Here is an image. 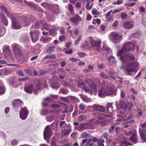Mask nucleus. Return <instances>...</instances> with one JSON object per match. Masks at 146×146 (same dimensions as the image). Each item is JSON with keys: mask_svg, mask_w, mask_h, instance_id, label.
<instances>
[{"mask_svg": "<svg viewBox=\"0 0 146 146\" xmlns=\"http://www.w3.org/2000/svg\"><path fill=\"white\" fill-rule=\"evenodd\" d=\"M68 9L69 11L70 12L73 11L74 10V9L72 5L70 4H68Z\"/></svg>", "mask_w": 146, "mask_h": 146, "instance_id": "obj_62", "label": "nucleus"}, {"mask_svg": "<svg viewBox=\"0 0 146 146\" xmlns=\"http://www.w3.org/2000/svg\"><path fill=\"white\" fill-rule=\"evenodd\" d=\"M24 2L27 5L31 8L34 10H35L36 9V7L35 5L33 2H29L27 1L26 0H23Z\"/></svg>", "mask_w": 146, "mask_h": 146, "instance_id": "obj_24", "label": "nucleus"}, {"mask_svg": "<svg viewBox=\"0 0 146 146\" xmlns=\"http://www.w3.org/2000/svg\"><path fill=\"white\" fill-rule=\"evenodd\" d=\"M89 135V133H88L86 132H84L82 133L80 137L84 139L87 137Z\"/></svg>", "mask_w": 146, "mask_h": 146, "instance_id": "obj_37", "label": "nucleus"}, {"mask_svg": "<svg viewBox=\"0 0 146 146\" xmlns=\"http://www.w3.org/2000/svg\"><path fill=\"white\" fill-rule=\"evenodd\" d=\"M85 81L88 83V88H87L85 86V84L83 82H79L78 84V86L82 88L86 92L88 93L91 95H92L93 92L94 95H96L97 89L95 84L93 82L90 83L87 80H85Z\"/></svg>", "mask_w": 146, "mask_h": 146, "instance_id": "obj_2", "label": "nucleus"}, {"mask_svg": "<svg viewBox=\"0 0 146 146\" xmlns=\"http://www.w3.org/2000/svg\"><path fill=\"white\" fill-rule=\"evenodd\" d=\"M131 144L127 142L126 141H123L121 144L120 146H127L131 145Z\"/></svg>", "mask_w": 146, "mask_h": 146, "instance_id": "obj_44", "label": "nucleus"}, {"mask_svg": "<svg viewBox=\"0 0 146 146\" xmlns=\"http://www.w3.org/2000/svg\"><path fill=\"white\" fill-rule=\"evenodd\" d=\"M1 18L5 25H7L8 24V21L7 20L5 17L4 15H1Z\"/></svg>", "mask_w": 146, "mask_h": 146, "instance_id": "obj_35", "label": "nucleus"}, {"mask_svg": "<svg viewBox=\"0 0 146 146\" xmlns=\"http://www.w3.org/2000/svg\"><path fill=\"white\" fill-rule=\"evenodd\" d=\"M104 142V140L102 141H100L98 143V146H104V144L103 143Z\"/></svg>", "mask_w": 146, "mask_h": 146, "instance_id": "obj_64", "label": "nucleus"}, {"mask_svg": "<svg viewBox=\"0 0 146 146\" xmlns=\"http://www.w3.org/2000/svg\"><path fill=\"white\" fill-rule=\"evenodd\" d=\"M127 15L125 13H121V17L122 19H125L127 18Z\"/></svg>", "mask_w": 146, "mask_h": 146, "instance_id": "obj_49", "label": "nucleus"}, {"mask_svg": "<svg viewBox=\"0 0 146 146\" xmlns=\"http://www.w3.org/2000/svg\"><path fill=\"white\" fill-rule=\"evenodd\" d=\"M66 36L65 35H61L60 36L59 40L60 41H63L66 40Z\"/></svg>", "mask_w": 146, "mask_h": 146, "instance_id": "obj_45", "label": "nucleus"}, {"mask_svg": "<svg viewBox=\"0 0 146 146\" xmlns=\"http://www.w3.org/2000/svg\"><path fill=\"white\" fill-rule=\"evenodd\" d=\"M5 92V88L2 81L0 80V95L4 94Z\"/></svg>", "mask_w": 146, "mask_h": 146, "instance_id": "obj_26", "label": "nucleus"}, {"mask_svg": "<svg viewBox=\"0 0 146 146\" xmlns=\"http://www.w3.org/2000/svg\"><path fill=\"white\" fill-rule=\"evenodd\" d=\"M92 13L94 15V18H96L98 17V16L99 12L96 9H93L92 10Z\"/></svg>", "mask_w": 146, "mask_h": 146, "instance_id": "obj_36", "label": "nucleus"}, {"mask_svg": "<svg viewBox=\"0 0 146 146\" xmlns=\"http://www.w3.org/2000/svg\"><path fill=\"white\" fill-rule=\"evenodd\" d=\"M12 28L14 29H20L21 28L19 23L17 21L16 19L13 18L12 19Z\"/></svg>", "mask_w": 146, "mask_h": 146, "instance_id": "obj_13", "label": "nucleus"}, {"mask_svg": "<svg viewBox=\"0 0 146 146\" xmlns=\"http://www.w3.org/2000/svg\"><path fill=\"white\" fill-rule=\"evenodd\" d=\"M52 100L50 98L47 97L44 99L43 102H42V105L43 107L47 106L49 103H50Z\"/></svg>", "mask_w": 146, "mask_h": 146, "instance_id": "obj_23", "label": "nucleus"}, {"mask_svg": "<svg viewBox=\"0 0 146 146\" xmlns=\"http://www.w3.org/2000/svg\"><path fill=\"white\" fill-rule=\"evenodd\" d=\"M28 79L27 77H25L23 78H19L18 79L19 82H25Z\"/></svg>", "mask_w": 146, "mask_h": 146, "instance_id": "obj_55", "label": "nucleus"}, {"mask_svg": "<svg viewBox=\"0 0 146 146\" xmlns=\"http://www.w3.org/2000/svg\"><path fill=\"white\" fill-rule=\"evenodd\" d=\"M82 38V36L79 35L78 38L75 41L74 44L75 45H77L81 40Z\"/></svg>", "mask_w": 146, "mask_h": 146, "instance_id": "obj_42", "label": "nucleus"}, {"mask_svg": "<svg viewBox=\"0 0 146 146\" xmlns=\"http://www.w3.org/2000/svg\"><path fill=\"white\" fill-rule=\"evenodd\" d=\"M108 112L110 113H112L113 112V107L111 106H109L107 109Z\"/></svg>", "mask_w": 146, "mask_h": 146, "instance_id": "obj_56", "label": "nucleus"}, {"mask_svg": "<svg viewBox=\"0 0 146 146\" xmlns=\"http://www.w3.org/2000/svg\"><path fill=\"white\" fill-rule=\"evenodd\" d=\"M61 131L62 135L64 136H66L68 135L70 133L71 130V129H62Z\"/></svg>", "mask_w": 146, "mask_h": 146, "instance_id": "obj_25", "label": "nucleus"}, {"mask_svg": "<svg viewBox=\"0 0 146 146\" xmlns=\"http://www.w3.org/2000/svg\"><path fill=\"white\" fill-rule=\"evenodd\" d=\"M102 88L99 92L98 95L100 97L103 98L110 95L116 94V88L112 84H106L103 81L102 84Z\"/></svg>", "mask_w": 146, "mask_h": 146, "instance_id": "obj_1", "label": "nucleus"}, {"mask_svg": "<svg viewBox=\"0 0 146 146\" xmlns=\"http://www.w3.org/2000/svg\"><path fill=\"white\" fill-rule=\"evenodd\" d=\"M87 118V116L84 114L81 115L79 116V118L81 120H83L86 119Z\"/></svg>", "mask_w": 146, "mask_h": 146, "instance_id": "obj_54", "label": "nucleus"}, {"mask_svg": "<svg viewBox=\"0 0 146 146\" xmlns=\"http://www.w3.org/2000/svg\"><path fill=\"white\" fill-rule=\"evenodd\" d=\"M13 50L15 52V55L16 57L22 56V52L21 50L20 46L17 43H14L11 46Z\"/></svg>", "mask_w": 146, "mask_h": 146, "instance_id": "obj_8", "label": "nucleus"}, {"mask_svg": "<svg viewBox=\"0 0 146 146\" xmlns=\"http://www.w3.org/2000/svg\"><path fill=\"white\" fill-rule=\"evenodd\" d=\"M30 34L32 42L34 43L36 42L38 39V35L37 34L33 33L31 32Z\"/></svg>", "mask_w": 146, "mask_h": 146, "instance_id": "obj_20", "label": "nucleus"}, {"mask_svg": "<svg viewBox=\"0 0 146 146\" xmlns=\"http://www.w3.org/2000/svg\"><path fill=\"white\" fill-rule=\"evenodd\" d=\"M54 47L53 46H50L48 49L47 51V52L50 54L53 52L54 50Z\"/></svg>", "mask_w": 146, "mask_h": 146, "instance_id": "obj_39", "label": "nucleus"}, {"mask_svg": "<svg viewBox=\"0 0 146 146\" xmlns=\"http://www.w3.org/2000/svg\"><path fill=\"white\" fill-rule=\"evenodd\" d=\"M122 10L123 9L121 8H118L113 11L112 12V14H113L114 13H117L122 11Z\"/></svg>", "mask_w": 146, "mask_h": 146, "instance_id": "obj_53", "label": "nucleus"}, {"mask_svg": "<svg viewBox=\"0 0 146 146\" xmlns=\"http://www.w3.org/2000/svg\"><path fill=\"white\" fill-rule=\"evenodd\" d=\"M54 118V116H48L46 117V120L49 121H52Z\"/></svg>", "mask_w": 146, "mask_h": 146, "instance_id": "obj_46", "label": "nucleus"}, {"mask_svg": "<svg viewBox=\"0 0 146 146\" xmlns=\"http://www.w3.org/2000/svg\"><path fill=\"white\" fill-rule=\"evenodd\" d=\"M102 50V51L105 50L106 52L109 53H111L112 52L111 50L108 47L106 46L104 44L103 45Z\"/></svg>", "mask_w": 146, "mask_h": 146, "instance_id": "obj_32", "label": "nucleus"}, {"mask_svg": "<svg viewBox=\"0 0 146 146\" xmlns=\"http://www.w3.org/2000/svg\"><path fill=\"white\" fill-rule=\"evenodd\" d=\"M81 97L83 101L85 102L88 103L91 101V99L86 96L82 95Z\"/></svg>", "mask_w": 146, "mask_h": 146, "instance_id": "obj_27", "label": "nucleus"}, {"mask_svg": "<svg viewBox=\"0 0 146 146\" xmlns=\"http://www.w3.org/2000/svg\"><path fill=\"white\" fill-rule=\"evenodd\" d=\"M80 132L86 129H88L91 128L90 123H81L80 125Z\"/></svg>", "mask_w": 146, "mask_h": 146, "instance_id": "obj_16", "label": "nucleus"}, {"mask_svg": "<svg viewBox=\"0 0 146 146\" xmlns=\"http://www.w3.org/2000/svg\"><path fill=\"white\" fill-rule=\"evenodd\" d=\"M40 114L42 115H45L49 114L48 113V110L47 109H43L40 111Z\"/></svg>", "mask_w": 146, "mask_h": 146, "instance_id": "obj_38", "label": "nucleus"}, {"mask_svg": "<svg viewBox=\"0 0 146 146\" xmlns=\"http://www.w3.org/2000/svg\"><path fill=\"white\" fill-rule=\"evenodd\" d=\"M122 35L118 34L115 32L111 33L109 35V38L114 43L119 42L122 39Z\"/></svg>", "mask_w": 146, "mask_h": 146, "instance_id": "obj_6", "label": "nucleus"}, {"mask_svg": "<svg viewBox=\"0 0 146 146\" xmlns=\"http://www.w3.org/2000/svg\"><path fill=\"white\" fill-rule=\"evenodd\" d=\"M33 85L31 84L25 86L24 88L25 91L29 94H31L33 91Z\"/></svg>", "mask_w": 146, "mask_h": 146, "instance_id": "obj_17", "label": "nucleus"}, {"mask_svg": "<svg viewBox=\"0 0 146 146\" xmlns=\"http://www.w3.org/2000/svg\"><path fill=\"white\" fill-rule=\"evenodd\" d=\"M100 76L102 78L105 79H108L109 78V76H107L104 72H101L100 74Z\"/></svg>", "mask_w": 146, "mask_h": 146, "instance_id": "obj_41", "label": "nucleus"}, {"mask_svg": "<svg viewBox=\"0 0 146 146\" xmlns=\"http://www.w3.org/2000/svg\"><path fill=\"white\" fill-rule=\"evenodd\" d=\"M78 112V110L77 109H75L74 111L72 114V116L73 117H76L77 115Z\"/></svg>", "mask_w": 146, "mask_h": 146, "instance_id": "obj_61", "label": "nucleus"}, {"mask_svg": "<svg viewBox=\"0 0 146 146\" xmlns=\"http://www.w3.org/2000/svg\"><path fill=\"white\" fill-rule=\"evenodd\" d=\"M22 83H20L19 84H17L16 83H15L13 82H12L11 83V85L13 87H18L22 85Z\"/></svg>", "mask_w": 146, "mask_h": 146, "instance_id": "obj_48", "label": "nucleus"}, {"mask_svg": "<svg viewBox=\"0 0 146 146\" xmlns=\"http://www.w3.org/2000/svg\"><path fill=\"white\" fill-rule=\"evenodd\" d=\"M42 25V23L41 22L39 21L37 22L36 23L35 26L36 28H39V27L41 26Z\"/></svg>", "mask_w": 146, "mask_h": 146, "instance_id": "obj_60", "label": "nucleus"}, {"mask_svg": "<svg viewBox=\"0 0 146 146\" xmlns=\"http://www.w3.org/2000/svg\"><path fill=\"white\" fill-rule=\"evenodd\" d=\"M117 117L118 119L116 120L117 121H120L124 119H123V116L121 115H119Z\"/></svg>", "mask_w": 146, "mask_h": 146, "instance_id": "obj_58", "label": "nucleus"}, {"mask_svg": "<svg viewBox=\"0 0 146 146\" xmlns=\"http://www.w3.org/2000/svg\"><path fill=\"white\" fill-rule=\"evenodd\" d=\"M49 83L51 87L55 88V81L54 78L50 79L49 80Z\"/></svg>", "mask_w": 146, "mask_h": 146, "instance_id": "obj_33", "label": "nucleus"}, {"mask_svg": "<svg viewBox=\"0 0 146 146\" xmlns=\"http://www.w3.org/2000/svg\"><path fill=\"white\" fill-rule=\"evenodd\" d=\"M95 109L97 111H100L101 112H104L105 111L104 108L103 106H97L96 105H94Z\"/></svg>", "mask_w": 146, "mask_h": 146, "instance_id": "obj_21", "label": "nucleus"}, {"mask_svg": "<svg viewBox=\"0 0 146 146\" xmlns=\"http://www.w3.org/2000/svg\"><path fill=\"white\" fill-rule=\"evenodd\" d=\"M139 135L142 138L143 141L145 142H146V131H144L143 129H139Z\"/></svg>", "mask_w": 146, "mask_h": 146, "instance_id": "obj_19", "label": "nucleus"}, {"mask_svg": "<svg viewBox=\"0 0 146 146\" xmlns=\"http://www.w3.org/2000/svg\"><path fill=\"white\" fill-rule=\"evenodd\" d=\"M92 141V139L91 138L89 139L88 141L86 143V144L85 146H92L93 145V143H92L90 145H88L89 143H90Z\"/></svg>", "mask_w": 146, "mask_h": 146, "instance_id": "obj_47", "label": "nucleus"}, {"mask_svg": "<svg viewBox=\"0 0 146 146\" xmlns=\"http://www.w3.org/2000/svg\"><path fill=\"white\" fill-rule=\"evenodd\" d=\"M66 122L65 121H60V122L59 126L60 127H62L64 125H66Z\"/></svg>", "mask_w": 146, "mask_h": 146, "instance_id": "obj_63", "label": "nucleus"}, {"mask_svg": "<svg viewBox=\"0 0 146 146\" xmlns=\"http://www.w3.org/2000/svg\"><path fill=\"white\" fill-rule=\"evenodd\" d=\"M118 21H115L113 24V26L115 28H116L118 26Z\"/></svg>", "mask_w": 146, "mask_h": 146, "instance_id": "obj_59", "label": "nucleus"}, {"mask_svg": "<svg viewBox=\"0 0 146 146\" xmlns=\"http://www.w3.org/2000/svg\"><path fill=\"white\" fill-rule=\"evenodd\" d=\"M70 20L75 24L77 25L79 23V21H81L82 19L78 15L76 14L73 17L71 18Z\"/></svg>", "mask_w": 146, "mask_h": 146, "instance_id": "obj_15", "label": "nucleus"}, {"mask_svg": "<svg viewBox=\"0 0 146 146\" xmlns=\"http://www.w3.org/2000/svg\"><path fill=\"white\" fill-rule=\"evenodd\" d=\"M115 72L113 71L109 70L108 71V74L109 75L110 77L114 79H115V78H113L112 75L114 74Z\"/></svg>", "mask_w": 146, "mask_h": 146, "instance_id": "obj_50", "label": "nucleus"}, {"mask_svg": "<svg viewBox=\"0 0 146 146\" xmlns=\"http://www.w3.org/2000/svg\"><path fill=\"white\" fill-rule=\"evenodd\" d=\"M119 58L123 63L131 61L137 60L138 59L137 57H135L133 54L129 53H127L125 55L121 56Z\"/></svg>", "mask_w": 146, "mask_h": 146, "instance_id": "obj_5", "label": "nucleus"}, {"mask_svg": "<svg viewBox=\"0 0 146 146\" xmlns=\"http://www.w3.org/2000/svg\"><path fill=\"white\" fill-rule=\"evenodd\" d=\"M58 5L55 4V13L58 14L59 13H61L62 11L59 9L57 8Z\"/></svg>", "mask_w": 146, "mask_h": 146, "instance_id": "obj_51", "label": "nucleus"}, {"mask_svg": "<svg viewBox=\"0 0 146 146\" xmlns=\"http://www.w3.org/2000/svg\"><path fill=\"white\" fill-rule=\"evenodd\" d=\"M90 43L93 49L98 51L100 50L101 41L99 39H91Z\"/></svg>", "mask_w": 146, "mask_h": 146, "instance_id": "obj_7", "label": "nucleus"}, {"mask_svg": "<svg viewBox=\"0 0 146 146\" xmlns=\"http://www.w3.org/2000/svg\"><path fill=\"white\" fill-rule=\"evenodd\" d=\"M119 105L120 108L119 113L121 114H124L127 109L126 105L125 104V102L122 100L119 101Z\"/></svg>", "mask_w": 146, "mask_h": 146, "instance_id": "obj_12", "label": "nucleus"}, {"mask_svg": "<svg viewBox=\"0 0 146 146\" xmlns=\"http://www.w3.org/2000/svg\"><path fill=\"white\" fill-rule=\"evenodd\" d=\"M23 103V102L19 99L14 100L13 102V106L16 108L21 106Z\"/></svg>", "mask_w": 146, "mask_h": 146, "instance_id": "obj_18", "label": "nucleus"}, {"mask_svg": "<svg viewBox=\"0 0 146 146\" xmlns=\"http://www.w3.org/2000/svg\"><path fill=\"white\" fill-rule=\"evenodd\" d=\"M1 10L2 11H4L6 14L7 17L9 18H10L11 17V13H10L7 10V9L4 6H2L1 7Z\"/></svg>", "mask_w": 146, "mask_h": 146, "instance_id": "obj_30", "label": "nucleus"}, {"mask_svg": "<svg viewBox=\"0 0 146 146\" xmlns=\"http://www.w3.org/2000/svg\"><path fill=\"white\" fill-rule=\"evenodd\" d=\"M53 135V133L50 128V126L48 125L45 127L44 132V137L45 140L46 138L49 137Z\"/></svg>", "mask_w": 146, "mask_h": 146, "instance_id": "obj_11", "label": "nucleus"}, {"mask_svg": "<svg viewBox=\"0 0 146 146\" xmlns=\"http://www.w3.org/2000/svg\"><path fill=\"white\" fill-rule=\"evenodd\" d=\"M34 18L33 17L31 16L30 17L27 18V19L25 20V22L26 25L27 26L29 25L31 22L34 21Z\"/></svg>", "mask_w": 146, "mask_h": 146, "instance_id": "obj_28", "label": "nucleus"}, {"mask_svg": "<svg viewBox=\"0 0 146 146\" xmlns=\"http://www.w3.org/2000/svg\"><path fill=\"white\" fill-rule=\"evenodd\" d=\"M109 61H112L113 64H115L116 63V61L115 59V57L113 56H110L108 59Z\"/></svg>", "mask_w": 146, "mask_h": 146, "instance_id": "obj_40", "label": "nucleus"}, {"mask_svg": "<svg viewBox=\"0 0 146 146\" xmlns=\"http://www.w3.org/2000/svg\"><path fill=\"white\" fill-rule=\"evenodd\" d=\"M41 83L40 82H38L35 87V90L34 91V93L36 94L37 93V91L40 89V88Z\"/></svg>", "mask_w": 146, "mask_h": 146, "instance_id": "obj_31", "label": "nucleus"}, {"mask_svg": "<svg viewBox=\"0 0 146 146\" xmlns=\"http://www.w3.org/2000/svg\"><path fill=\"white\" fill-rule=\"evenodd\" d=\"M134 120H131L130 121H128L126 123L123 124V127L125 128H127L129 126V125L128 124L129 123H134Z\"/></svg>", "mask_w": 146, "mask_h": 146, "instance_id": "obj_43", "label": "nucleus"}, {"mask_svg": "<svg viewBox=\"0 0 146 146\" xmlns=\"http://www.w3.org/2000/svg\"><path fill=\"white\" fill-rule=\"evenodd\" d=\"M69 98L73 103H76L79 102V100L75 96H70Z\"/></svg>", "mask_w": 146, "mask_h": 146, "instance_id": "obj_34", "label": "nucleus"}, {"mask_svg": "<svg viewBox=\"0 0 146 146\" xmlns=\"http://www.w3.org/2000/svg\"><path fill=\"white\" fill-rule=\"evenodd\" d=\"M10 47L9 46H5L3 47V50L7 54L9 55L10 54Z\"/></svg>", "mask_w": 146, "mask_h": 146, "instance_id": "obj_29", "label": "nucleus"}, {"mask_svg": "<svg viewBox=\"0 0 146 146\" xmlns=\"http://www.w3.org/2000/svg\"><path fill=\"white\" fill-rule=\"evenodd\" d=\"M124 134L127 136H130L131 135L132 136L130 138V140L134 143H136L137 142L138 139L136 132L132 133L131 131L128 132L126 131H125Z\"/></svg>", "mask_w": 146, "mask_h": 146, "instance_id": "obj_9", "label": "nucleus"}, {"mask_svg": "<svg viewBox=\"0 0 146 146\" xmlns=\"http://www.w3.org/2000/svg\"><path fill=\"white\" fill-rule=\"evenodd\" d=\"M29 112V110L27 107L23 108L20 111L19 116L20 118L22 119H25L27 117Z\"/></svg>", "mask_w": 146, "mask_h": 146, "instance_id": "obj_10", "label": "nucleus"}, {"mask_svg": "<svg viewBox=\"0 0 146 146\" xmlns=\"http://www.w3.org/2000/svg\"><path fill=\"white\" fill-rule=\"evenodd\" d=\"M139 64L137 62H133L127 64L125 68L127 74L131 75L133 72H137L138 69Z\"/></svg>", "mask_w": 146, "mask_h": 146, "instance_id": "obj_4", "label": "nucleus"}, {"mask_svg": "<svg viewBox=\"0 0 146 146\" xmlns=\"http://www.w3.org/2000/svg\"><path fill=\"white\" fill-rule=\"evenodd\" d=\"M5 32V28L2 29V30H0V37L3 36Z\"/></svg>", "mask_w": 146, "mask_h": 146, "instance_id": "obj_52", "label": "nucleus"}, {"mask_svg": "<svg viewBox=\"0 0 146 146\" xmlns=\"http://www.w3.org/2000/svg\"><path fill=\"white\" fill-rule=\"evenodd\" d=\"M92 114L94 115L98 119H102L104 118V116H106L105 115L97 112L92 113Z\"/></svg>", "mask_w": 146, "mask_h": 146, "instance_id": "obj_22", "label": "nucleus"}, {"mask_svg": "<svg viewBox=\"0 0 146 146\" xmlns=\"http://www.w3.org/2000/svg\"><path fill=\"white\" fill-rule=\"evenodd\" d=\"M92 18V15L89 13H88L86 17V20L88 21L90 20Z\"/></svg>", "mask_w": 146, "mask_h": 146, "instance_id": "obj_57", "label": "nucleus"}, {"mask_svg": "<svg viewBox=\"0 0 146 146\" xmlns=\"http://www.w3.org/2000/svg\"><path fill=\"white\" fill-rule=\"evenodd\" d=\"M134 22L132 21H127L123 24V26L126 29H130L134 26Z\"/></svg>", "mask_w": 146, "mask_h": 146, "instance_id": "obj_14", "label": "nucleus"}, {"mask_svg": "<svg viewBox=\"0 0 146 146\" xmlns=\"http://www.w3.org/2000/svg\"><path fill=\"white\" fill-rule=\"evenodd\" d=\"M136 43V42L134 41L131 42H126L123 45L122 48L118 52L117 55L120 56L125 52L133 50L135 44Z\"/></svg>", "mask_w": 146, "mask_h": 146, "instance_id": "obj_3", "label": "nucleus"}]
</instances>
